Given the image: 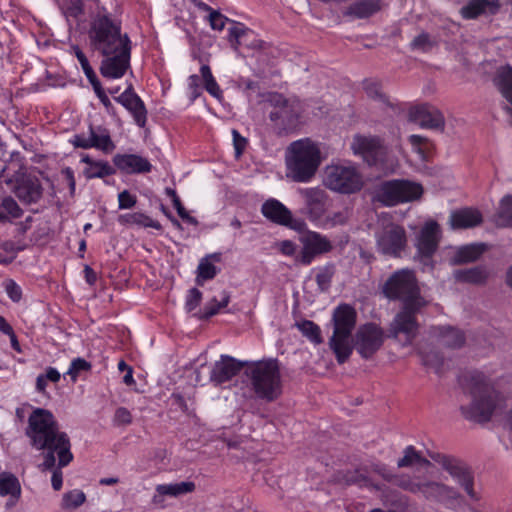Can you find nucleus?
I'll use <instances>...</instances> for the list:
<instances>
[{
  "mask_svg": "<svg viewBox=\"0 0 512 512\" xmlns=\"http://www.w3.org/2000/svg\"><path fill=\"white\" fill-rule=\"evenodd\" d=\"M423 187L420 183L394 179L382 182L375 191L374 200L387 207L412 202L421 198Z\"/></svg>",
  "mask_w": 512,
  "mask_h": 512,
  "instance_id": "8",
  "label": "nucleus"
},
{
  "mask_svg": "<svg viewBox=\"0 0 512 512\" xmlns=\"http://www.w3.org/2000/svg\"><path fill=\"white\" fill-rule=\"evenodd\" d=\"M91 369V364L83 358H76L72 360L71 365L67 371L73 381H76L78 375L82 371Z\"/></svg>",
  "mask_w": 512,
  "mask_h": 512,
  "instance_id": "53",
  "label": "nucleus"
},
{
  "mask_svg": "<svg viewBox=\"0 0 512 512\" xmlns=\"http://www.w3.org/2000/svg\"><path fill=\"white\" fill-rule=\"evenodd\" d=\"M420 494L426 501L443 505L448 509L454 508L463 498L456 487L436 480L422 481Z\"/></svg>",
  "mask_w": 512,
  "mask_h": 512,
  "instance_id": "16",
  "label": "nucleus"
},
{
  "mask_svg": "<svg viewBox=\"0 0 512 512\" xmlns=\"http://www.w3.org/2000/svg\"><path fill=\"white\" fill-rule=\"evenodd\" d=\"M433 459L441 465L443 470L452 477V479L466 492L471 500L478 501L480 499L478 493L474 489V473L469 465L459 458L445 454H437Z\"/></svg>",
  "mask_w": 512,
  "mask_h": 512,
  "instance_id": "10",
  "label": "nucleus"
},
{
  "mask_svg": "<svg viewBox=\"0 0 512 512\" xmlns=\"http://www.w3.org/2000/svg\"><path fill=\"white\" fill-rule=\"evenodd\" d=\"M295 325L303 336L309 339L312 343L316 345L322 343L323 339L321 336V329L316 323L310 320H303L301 322H297Z\"/></svg>",
  "mask_w": 512,
  "mask_h": 512,
  "instance_id": "42",
  "label": "nucleus"
},
{
  "mask_svg": "<svg viewBox=\"0 0 512 512\" xmlns=\"http://www.w3.org/2000/svg\"><path fill=\"white\" fill-rule=\"evenodd\" d=\"M410 119L419 124L422 128L443 131L445 118L435 107L420 105L412 108L409 112Z\"/></svg>",
  "mask_w": 512,
  "mask_h": 512,
  "instance_id": "21",
  "label": "nucleus"
},
{
  "mask_svg": "<svg viewBox=\"0 0 512 512\" xmlns=\"http://www.w3.org/2000/svg\"><path fill=\"white\" fill-rule=\"evenodd\" d=\"M137 199L128 190H124L118 195L119 209H130L135 206Z\"/></svg>",
  "mask_w": 512,
  "mask_h": 512,
  "instance_id": "57",
  "label": "nucleus"
},
{
  "mask_svg": "<svg viewBox=\"0 0 512 512\" xmlns=\"http://www.w3.org/2000/svg\"><path fill=\"white\" fill-rule=\"evenodd\" d=\"M195 484L193 482H180L169 485H159L157 491L161 495L178 496L194 491Z\"/></svg>",
  "mask_w": 512,
  "mask_h": 512,
  "instance_id": "44",
  "label": "nucleus"
},
{
  "mask_svg": "<svg viewBox=\"0 0 512 512\" xmlns=\"http://www.w3.org/2000/svg\"><path fill=\"white\" fill-rule=\"evenodd\" d=\"M209 258H213L216 261H219L220 254L215 253L201 259L197 269L198 275L196 278V282L198 285H202L203 281L213 279L217 274V268L209 261Z\"/></svg>",
  "mask_w": 512,
  "mask_h": 512,
  "instance_id": "40",
  "label": "nucleus"
},
{
  "mask_svg": "<svg viewBox=\"0 0 512 512\" xmlns=\"http://www.w3.org/2000/svg\"><path fill=\"white\" fill-rule=\"evenodd\" d=\"M459 383L464 393L470 397L469 404L460 407L462 415L476 423L490 421L501 402L500 394L490 379L484 373L473 370L463 373L459 377Z\"/></svg>",
  "mask_w": 512,
  "mask_h": 512,
  "instance_id": "3",
  "label": "nucleus"
},
{
  "mask_svg": "<svg viewBox=\"0 0 512 512\" xmlns=\"http://www.w3.org/2000/svg\"><path fill=\"white\" fill-rule=\"evenodd\" d=\"M7 170L6 167L1 170V177L8 185H13L12 190L22 203L34 204L42 198L43 187L37 176L16 171L10 177Z\"/></svg>",
  "mask_w": 512,
  "mask_h": 512,
  "instance_id": "13",
  "label": "nucleus"
},
{
  "mask_svg": "<svg viewBox=\"0 0 512 512\" xmlns=\"http://www.w3.org/2000/svg\"><path fill=\"white\" fill-rule=\"evenodd\" d=\"M265 101L273 108L269 114L272 122L284 130L296 126L300 116V102L285 98L277 92L268 93Z\"/></svg>",
  "mask_w": 512,
  "mask_h": 512,
  "instance_id": "11",
  "label": "nucleus"
},
{
  "mask_svg": "<svg viewBox=\"0 0 512 512\" xmlns=\"http://www.w3.org/2000/svg\"><path fill=\"white\" fill-rule=\"evenodd\" d=\"M221 306L219 305L218 298L214 297L204 308L203 312L199 315L200 319H209L216 315L220 311Z\"/></svg>",
  "mask_w": 512,
  "mask_h": 512,
  "instance_id": "59",
  "label": "nucleus"
},
{
  "mask_svg": "<svg viewBox=\"0 0 512 512\" xmlns=\"http://www.w3.org/2000/svg\"><path fill=\"white\" fill-rule=\"evenodd\" d=\"M8 495L18 501L21 496V485L13 473L2 472L0 473V496Z\"/></svg>",
  "mask_w": 512,
  "mask_h": 512,
  "instance_id": "36",
  "label": "nucleus"
},
{
  "mask_svg": "<svg viewBox=\"0 0 512 512\" xmlns=\"http://www.w3.org/2000/svg\"><path fill=\"white\" fill-rule=\"evenodd\" d=\"M432 335L448 348H460L465 343L464 333L451 326H436L431 329Z\"/></svg>",
  "mask_w": 512,
  "mask_h": 512,
  "instance_id": "29",
  "label": "nucleus"
},
{
  "mask_svg": "<svg viewBox=\"0 0 512 512\" xmlns=\"http://www.w3.org/2000/svg\"><path fill=\"white\" fill-rule=\"evenodd\" d=\"M427 305L404 304L395 315L389 328V337L398 338L400 334L405 335L406 343L410 344L417 335L418 322L416 314Z\"/></svg>",
  "mask_w": 512,
  "mask_h": 512,
  "instance_id": "15",
  "label": "nucleus"
},
{
  "mask_svg": "<svg viewBox=\"0 0 512 512\" xmlns=\"http://www.w3.org/2000/svg\"><path fill=\"white\" fill-rule=\"evenodd\" d=\"M62 10L67 17L78 19L84 14L83 0H63Z\"/></svg>",
  "mask_w": 512,
  "mask_h": 512,
  "instance_id": "49",
  "label": "nucleus"
},
{
  "mask_svg": "<svg viewBox=\"0 0 512 512\" xmlns=\"http://www.w3.org/2000/svg\"><path fill=\"white\" fill-rule=\"evenodd\" d=\"M92 87H93L95 94L99 98L100 102L104 105V107L107 110H110L111 108H113L112 103H111L110 99L108 98L105 90L103 89L101 83L100 82L95 83Z\"/></svg>",
  "mask_w": 512,
  "mask_h": 512,
  "instance_id": "63",
  "label": "nucleus"
},
{
  "mask_svg": "<svg viewBox=\"0 0 512 512\" xmlns=\"http://www.w3.org/2000/svg\"><path fill=\"white\" fill-rule=\"evenodd\" d=\"M5 290L9 296V298L12 301H14V302L20 301L21 296H22V291H21V288L13 280H8L6 282Z\"/></svg>",
  "mask_w": 512,
  "mask_h": 512,
  "instance_id": "61",
  "label": "nucleus"
},
{
  "mask_svg": "<svg viewBox=\"0 0 512 512\" xmlns=\"http://www.w3.org/2000/svg\"><path fill=\"white\" fill-rule=\"evenodd\" d=\"M333 334L329 347L339 364L345 363L352 354L351 337L357 322L355 308L347 303L339 304L332 313Z\"/></svg>",
  "mask_w": 512,
  "mask_h": 512,
  "instance_id": "6",
  "label": "nucleus"
},
{
  "mask_svg": "<svg viewBox=\"0 0 512 512\" xmlns=\"http://www.w3.org/2000/svg\"><path fill=\"white\" fill-rule=\"evenodd\" d=\"M86 500V495L81 490H72L66 492L62 497L63 509H76L80 507Z\"/></svg>",
  "mask_w": 512,
  "mask_h": 512,
  "instance_id": "47",
  "label": "nucleus"
},
{
  "mask_svg": "<svg viewBox=\"0 0 512 512\" xmlns=\"http://www.w3.org/2000/svg\"><path fill=\"white\" fill-rule=\"evenodd\" d=\"M381 7V0H361L348 6L343 15L354 19H365L376 14Z\"/></svg>",
  "mask_w": 512,
  "mask_h": 512,
  "instance_id": "31",
  "label": "nucleus"
},
{
  "mask_svg": "<svg viewBox=\"0 0 512 512\" xmlns=\"http://www.w3.org/2000/svg\"><path fill=\"white\" fill-rule=\"evenodd\" d=\"M373 489L381 491L380 500L383 505L390 507L396 512H404L409 507V499L406 495L401 494L397 490L390 488H382L380 485H373Z\"/></svg>",
  "mask_w": 512,
  "mask_h": 512,
  "instance_id": "32",
  "label": "nucleus"
},
{
  "mask_svg": "<svg viewBox=\"0 0 512 512\" xmlns=\"http://www.w3.org/2000/svg\"><path fill=\"white\" fill-rule=\"evenodd\" d=\"M71 143L74 145V147L83 149H89L92 148L93 146L90 134L89 136H85L84 134L74 135L73 139L71 140Z\"/></svg>",
  "mask_w": 512,
  "mask_h": 512,
  "instance_id": "64",
  "label": "nucleus"
},
{
  "mask_svg": "<svg viewBox=\"0 0 512 512\" xmlns=\"http://www.w3.org/2000/svg\"><path fill=\"white\" fill-rule=\"evenodd\" d=\"M232 136H233V144H234V148H235V154L237 157H239L245 149L247 140L244 137H242L236 129L232 130Z\"/></svg>",
  "mask_w": 512,
  "mask_h": 512,
  "instance_id": "62",
  "label": "nucleus"
},
{
  "mask_svg": "<svg viewBox=\"0 0 512 512\" xmlns=\"http://www.w3.org/2000/svg\"><path fill=\"white\" fill-rule=\"evenodd\" d=\"M351 149L354 154L362 156L369 165H377L382 162L386 153V149L378 137L360 134L353 137Z\"/></svg>",
  "mask_w": 512,
  "mask_h": 512,
  "instance_id": "19",
  "label": "nucleus"
},
{
  "mask_svg": "<svg viewBox=\"0 0 512 512\" xmlns=\"http://www.w3.org/2000/svg\"><path fill=\"white\" fill-rule=\"evenodd\" d=\"M302 249L296 257V261L302 265H309L320 255L333 250V244L329 238L319 232L309 231L300 238Z\"/></svg>",
  "mask_w": 512,
  "mask_h": 512,
  "instance_id": "18",
  "label": "nucleus"
},
{
  "mask_svg": "<svg viewBox=\"0 0 512 512\" xmlns=\"http://www.w3.org/2000/svg\"><path fill=\"white\" fill-rule=\"evenodd\" d=\"M364 90L366 94L373 99H379L383 102H386V96L381 93L380 84L374 81H365L364 82Z\"/></svg>",
  "mask_w": 512,
  "mask_h": 512,
  "instance_id": "56",
  "label": "nucleus"
},
{
  "mask_svg": "<svg viewBox=\"0 0 512 512\" xmlns=\"http://www.w3.org/2000/svg\"><path fill=\"white\" fill-rule=\"evenodd\" d=\"M487 250L484 243H471L460 246L450 258L451 265H463L477 261Z\"/></svg>",
  "mask_w": 512,
  "mask_h": 512,
  "instance_id": "28",
  "label": "nucleus"
},
{
  "mask_svg": "<svg viewBox=\"0 0 512 512\" xmlns=\"http://www.w3.org/2000/svg\"><path fill=\"white\" fill-rule=\"evenodd\" d=\"M246 375L258 399L273 402L282 393L280 363L275 358L246 363Z\"/></svg>",
  "mask_w": 512,
  "mask_h": 512,
  "instance_id": "5",
  "label": "nucleus"
},
{
  "mask_svg": "<svg viewBox=\"0 0 512 512\" xmlns=\"http://www.w3.org/2000/svg\"><path fill=\"white\" fill-rule=\"evenodd\" d=\"M323 184L331 191L352 194L363 187V178L356 167L330 165L325 169Z\"/></svg>",
  "mask_w": 512,
  "mask_h": 512,
  "instance_id": "9",
  "label": "nucleus"
},
{
  "mask_svg": "<svg viewBox=\"0 0 512 512\" xmlns=\"http://www.w3.org/2000/svg\"><path fill=\"white\" fill-rule=\"evenodd\" d=\"M393 482L399 488L408 491L413 494L421 492L422 481H415L408 475L396 476L394 475Z\"/></svg>",
  "mask_w": 512,
  "mask_h": 512,
  "instance_id": "48",
  "label": "nucleus"
},
{
  "mask_svg": "<svg viewBox=\"0 0 512 512\" xmlns=\"http://www.w3.org/2000/svg\"><path fill=\"white\" fill-rule=\"evenodd\" d=\"M2 208H4L6 214H8V221L12 218L15 219L21 217L23 213L18 203L10 196L2 199Z\"/></svg>",
  "mask_w": 512,
  "mask_h": 512,
  "instance_id": "52",
  "label": "nucleus"
},
{
  "mask_svg": "<svg viewBox=\"0 0 512 512\" xmlns=\"http://www.w3.org/2000/svg\"><path fill=\"white\" fill-rule=\"evenodd\" d=\"M414 465L427 467L431 465V462L423 457L421 453L415 449L414 446L409 445L404 449L403 457L397 461V467L407 468Z\"/></svg>",
  "mask_w": 512,
  "mask_h": 512,
  "instance_id": "38",
  "label": "nucleus"
},
{
  "mask_svg": "<svg viewBox=\"0 0 512 512\" xmlns=\"http://www.w3.org/2000/svg\"><path fill=\"white\" fill-rule=\"evenodd\" d=\"M227 20V17L222 15L219 11L213 10L209 14V23L211 28L214 30H223Z\"/></svg>",
  "mask_w": 512,
  "mask_h": 512,
  "instance_id": "58",
  "label": "nucleus"
},
{
  "mask_svg": "<svg viewBox=\"0 0 512 512\" xmlns=\"http://www.w3.org/2000/svg\"><path fill=\"white\" fill-rule=\"evenodd\" d=\"M113 163L119 170L128 174L148 173L152 169L146 158L136 154H116Z\"/></svg>",
  "mask_w": 512,
  "mask_h": 512,
  "instance_id": "24",
  "label": "nucleus"
},
{
  "mask_svg": "<svg viewBox=\"0 0 512 512\" xmlns=\"http://www.w3.org/2000/svg\"><path fill=\"white\" fill-rule=\"evenodd\" d=\"M377 250L391 257H400L407 246V236L405 229L393 222H389L376 232Z\"/></svg>",
  "mask_w": 512,
  "mask_h": 512,
  "instance_id": "14",
  "label": "nucleus"
},
{
  "mask_svg": "<svg viewBox=\"0 0 512 512\" xmlns=\"http://www.w3.org/2000/svg\"><path fill=\"white\" fill-rule=\"evenodd\" d=\"M285 162L287 177L294 182L307 183L321 164L320 149L310 139L294 141L286 150Z\"/></svg>",
  "mask_w": 512,
  "mask_h": 512,
  "instance_id": "4",
  "label": "nucleus"
},
{
  "mask_svg": "<svg viewBox=\"0 0 512 512\" xmlns=\"http://www.w3.org/2000/svg\"><path fill=\"white\" fill-rule=\"evenodd\" d=\"M221 306L219 305L218 298L214 297L204 308L203 312L199 315L200 319H209L216 315L220 311Z\"/></svg>",
  "mask_w": 512,
  "mask_h": 512,
  "instance_id": "60",
  "label": "nucleus"
},
{
  "mask_svg": "<svg viewBox=\"0 0 512 512\" xmlns=\"http://www.w3.org/2000/svg\"><path fill=\"white\" fill-rule=\"evenodd\" d=\"M299 194L304 200V214L318 225L330 207L328 193L320 187H310L299 189Z\"/></svg>",
  "mask_w": 512,
  "mask_h": 512,
  "instance_id": "17",
  "label": "nucleus"
},
{
  "mask_svg": "<svg viewBox=\"0 0 512 512\" xmlns=\"http://www.w3.org/2000/svg\"><path fill=\"white\" fill-rule=\"evenodd\" d=\"M119 222L124 224H135L142 227H151L156 230H160L162 228L158 221L153 220L149 216L139 212L121 215L119 217Z\"/></svg>",
  "mask_w": 512,
  "mask_h": 512,
  "instance_id": "41",
  "label": "nucleus"
},
{
  "mask_svg": "<svg viewBox=\"0 0 512 512\" xmlns=\"http://www.w3.org/2000/svg\"><path fill=\"white\" fill-rule=\"evenodd\" d=\"M495 222L499 227L512 228V195H505L501 199L498 211L495 214Z\"/></svg>",
  "mask_w": 512,
  "mask_h": 512,
  "instance_id": "39",
  "label": "nucleus"
},
{
  "mask_svg": "<svg viewBox=\"0 0 512 512\" xmlns=\"http://www.w3.org/2000/svg\"><path fill=\"white\" fill-rule=\"evenodd\" d=\"M89 132L93 143L92 148L101 150L104 153H110L115 149V144L113 143L107 129L100 126L97 127V129H94L93 126L90 125Z\"/></svg>",
  "mask_w": 512,
  "mask_h": 512,
  "instance_id": "37",
  "label": "nucleus"
},
{
  "mask_svg": "<svg viewBox=\"0 0 512 512\" xmlns=\"http://www.w3.org/2000/svg\"><path fill=\"white\" fill-rule=\"evenodd\" d=\"M261 212L265 218L278 225L288 226L292 222L291 211L274 198H270L262 204Z\"/></svg>",
  "mask_w": 512,
  "mask_h": 512,
  "instance_id": "25",
  "label": "nucleus"
},
{
  "mask_svg": "<svg viewBox=\"0 0 512 512\" xmlns=\"http://www.w3.org/2000/svg\"><path fill=\"white\" fill-rule=\"evenodd\" d=\"M244 365L246 363L237 361L231 356L222 355L210 372V381L214 385H221L236 376Z\"/></svg>",
  "mask_w": 512,
  "mask_h": 512,
  "instance_id": "22",
  "label": "nucleus"
},
{
  "mask_svg": "<svg viewBox=\"0 0 512 512\" xmlns=\"http://www.w3.org/2000/svg\"><path fill=\"white\" fill-rule=\"evenodd\" d=\"M384 340V330L378 324L369 322L357 328L351 337V346L362 359L369 360L381 349Z\"/></svg>",
  "mask_w": 512,
  "mask_h": 512,
  "instance_id": "12",
  "label": "nucleus"
},
{
  "mask_svg": "<svg viewBox=\"0 0 512 512\" xmlns=\"http://www.w3.org/2000/svg\"><path fill=\"white\" fill-rule=\"evenodd\" d=\"M229 38L235 49L244 44L245 38L253 32L242 24L234 25L229 28Z\"/></svg>",
  "mask_w": 512,
  "mask_h": 512,
  "instance_id": "50",
  "label": "nucleus"
},
{
  "mask_svg": "<svg viewBox=\"0 0 512 512\" xmlns=\"http://www.w3.org/2000/svg\"><path fill=\"white\" fill-rule=\"evenodd\" d=\"M72 50H73L76 58L78 59L80 65L83 69V72H84L85 76L87 77L88 81L90 82V84L93 86L95 83H99L100 81L98 80L96 73L94 72L87 57L85 56L83 51L80 49V47L77 45H74V46H72Z\"/></svg>",
  "mask_w": 512,
  "mask_h": 512,
  "instance_id": "45",
  "label": "nucleus"
},
{
  "mask_svg": "<svg viewBox=\"0 0 512 512\" xmlns=\"http://www.w3.org/2000/svg\"><path fill=\"white\" fill-rule=\"evenodd\" d=\"M500 10L498 0H470L460 10L464 19H476L481 15H495Z\"/></svg>",
  "mask_w": 512,
  "mask_h": 512,
  "instance_id": "26",
  "label": "nucleus"
},
{
  "mask_svg": "<svg viewBox=\"0 0 512 512\" xmlns=\"http://www.w3.org/2000/svg\"><path fill=\"white\" fill-rule=\"evenodd\" d=\"M483 221L482 214L473 208H463L453 211L450 215V225L453 229H467L478 226Z\"/></svg>",
  "mask_w": 512,
  "mask_h": 512,
  "instance_id": "27",
  "label": "nucleus"
},
{
  "mask_svg": "<svg viewBox=\"0 0 512 512\" xmlns=\"http://www.w3.org/2000/svg\"><path fill=\"white\" fill-rule=\"evenodd\" d=\"M440 241V226L435 221L427 222L417 237V251L424 263L436 252Z\"/></svg>",
  "mask_w": 512,
  "mask_h": 512,
  "instance_id": "20",
  "label": "nucleus"
},
{
  "mask_svg": "<svg viewBox=\"0 0 512 512\" xmlns=\"http://www.w3.org/2000/svg\"><path fill=\"white\" fill-rule=\"evenodd\" d=\"M90 47L104 59L100 73L104 78H121L130 67L131 41L122 33L121 21L103 7L92 17L88 30Z\"/></svg>",
  "mask_w": 512,
  "mask_h": 512,
  "instance_id": "1",
  "label": "nucleus"
},
{
  "mask_svg": "<svg viewBox=\"0 0 512 512\" xmlns=\"http://www.w3.org/2000/svg\"><path fill=\"white\" fill-rule=\"evenodd\" d=\"M202 300V292L197 288H191L188 292L185 308L188 312L193 311L199 306Z\"/></svg>",
  "mask_w": 512,
  "mask_h": 512,
  "instance_id": "55",
  "label": "nucleus"
},
{
  "mask_svg": "<svg viewBox=\"0 0 512 512\" xmlns=\"http://www.w3.org/2000/svg\"><path fill=\"white\" fill-rule=\"evenodd\" d=\"M335 481L340 484L358 485L360 487L366 486L373 488L374 485L373 483H371L366 472L363 471L362 469L339 471L335 475Z\"/></svg>",
  "mask_w": 512,
  "mask_h": 512,
  "instance_id": "35",
  "label": "nucleus"
},
{
  "mask_svg": "<svg viewBox=\"0 0 512 512\" xmlns=\"http://www.w3.org/2000/svg\"><path fill=\"white\" fill-rule=\"evenodd\" d=\"M419 355L424 366L434 369L436 373H440L444 359L439 352H425L421 349L419 350Z\"/></svg>",
  "mask_w": 512,
  "mask_h": 512,
  "instance_id": "46",
  "label": "nucleus"
},
{
  "mask_svg": "<svg viewBox=\"0 0 512 512\" xmlns=\"http://www.w3.org/2000/svg\"><path fill=\"white\" fill-rule=\"evenodd\" d=\"M435 45V42L430 38V35L426 32L420 33L410 43V48L413 51L428 52Z\"/></svg>",
  "mask_w": 512,
  "mask_h": 512,
  "instance_id": "51",
  "label": "nucleus"
},
{
  "mask_svg": "<svg viewBox=\"0 0 512 512\" xmlns=\"http://www.w3.org/2000/svg\"><path fill=\"white\" fill-rule=\"evenodd\" d=\"M335 271L336 269L333 263H327L325 266L318 269L315 280L320 291L325 292L330 288Z\"/></svg>",
  "mask_w": 512,
  "mask_h": 512,
  "instance_id": "43",
  "label": "nucleus"
},
{
  "mask_svg": "<svg viewBox=\"0 0 512 512\" xmlns=\"http://www.w3.org/2000/svg\"><path fill=\"white\" fill-rule=\"evenodd\" d=\"M115 100L123 105L133 115V118L139 127H144L146 125L147 110L144 102L134 92L131 84L122 94L115 97Z\"/></svg>",
  "mask_w": 512,
  "mask_h": 512,
  "instance_id": "23",
  "label": "nucleus"
},
{
  "mask_svg": "<svg viewBox=\"0 0 512 512\" xmlns=\"http://www.w3.org/2000/svg\"><path fill=\"white\" fill-rule=\"evenodd\" d=\"M488 275L489 273L484 266L459 269L453 272V276L456 281L475 285L484 284L488 278Z\"/></svg>",
  "mask_w": 512,
  "mask_h": 512,
  "instance_id": "33",
  "label": "nucleus"
},
{
  "mask_svg": "<svg viewBox=\"0 0 512 512\" xmlns=\"http://www.w3.org/2000/svg\"><path fill=\"white\" fill-rule=\"evenodd\" d=\"M353 216V207L351 205H344L338 210L331 211L325 214L324 219L318 225L326 228H335L338 226L347 225Z\"/></svg>",
  "mask_w": 512,
  "mask_h": 512,
  "instance_id": "34",
  "label": "nucleus"
},
{
  "mask_svg": "<svg viewBox=\"0 0 512 512\" xmlns=\"http://www.w3.org/2000/svg\"><path fill=\"white\" fill-rule=\"evenodd\" d=\"M81 162L87 165L83 170L87 179L105 178L116 173V169L107 161L94 160L88 154L82 155Z\"/></svg>",
  "mask_w": 512,
  "mask_h": 512,
  "instance_id": "30",
  "label": "nucleus"
},
{
  "mask_svg": "<svg viewBox=\"0 0 512 512\" xmlns=\"http://www.w3.org/2000/svg\"><path fill=\"white\" fill-rule=\"evenodd\" d=\"M25 435L32 448L44 451V461L39 464L41 471L51 470L59 458V467H66L73 460L68 434L60 430L53 413L44 408H34L28 417Z\"/></svg>",
  "mask_w": 512,
  "mask_h": 512,
  "instance_id": "2",
  "label": "nucleus"
},
{
  "mask_svg": "<svg viewBox=\"0 0 512 512\" xmlns=\"http://www.w3.org/2000/svg\"><path fill=\"white\" fill-rule=\"evenodd\" d=\"M382 293L391 301H400L401 305H428V301L421 295L414 270L409 268L393 272L383 284Z\"/></svg>",
  "mask_w": 512,
  "mask_h": 512,
  "instance_id": "7",
  "label": "nucleus"
},
{
  "mask_svg": "<svg viewBox=\"0 0 512 512\" xmlns=\"http://www.w3.org/2000/svg\"><path fill=\"white\" fill-rule=\"evenodd\" d=\"M133 417L131 412L125 407H119L116 409L113 423L115 426H126L132 423Z\"/></svg>",
  "mask_w": 512,
  "mask_h": 512,
  "instance_id": "54",
  "label": "nucleus"
}]
</instances>
